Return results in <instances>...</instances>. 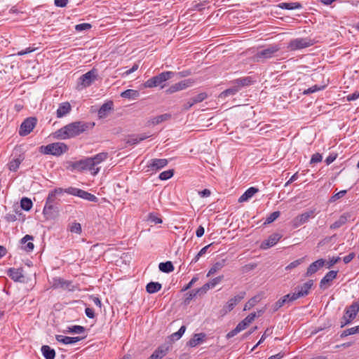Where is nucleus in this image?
Here are the masks:
<instances>
[{"mask_svg":"<svg viewBox=\"0 0 359 359\" xmlns=\"http://www.w3.org/2000/svg\"><path fill=\"white\" fill-rule=\"evenodd\" d=\"M94 126L95 123L90 122H72L57 130L55 133V137L60 140L73 138L90 129H92Z\"/></svg>","mask_w":359,"mask_h":359,"instance_id":"nucleus-1","label":"nucleus"},{"mask_svg":"<svg viewBox=\"0 0 359 359\" xmlns=\"http://www.w3.org/2000/svg\"><path fill=\"white\" fill-rule=\"evenodd\" d=\"M175 74V72L170 71L161 72V74L148 79L144 83V86L145 88H149L158 86H160L161 88H163L165 86L163 83L171 79Z\"/></svg>","mask_w":359,"mask_h":359,"instance_id":"nucleus-2","label":"nucleus"},{"mask_svg":"<svg viewBox=\"0 0 359 359\" xmlns=\"http://www.w3.org/2000/svg\"><path fill=\"white\" fill-rule=\"evenodd\" d=\"M68 150V147L63 142H55L46 146H41L40 151L44 154H50L56 156H61Z\"/></svg>","mask_w":359,"mask_h":359,"instance_id":"nucleus-3","label":"nucleus"},{"mask_svg":"<svg viewBox=\"0 0 359 359\" xmlns=\"http://www.w3.org/2000/svg\"><path fill=\"white\" fill-rule=\"evenodd\" d=\"M358 312L359 302H354L351 305L346 308L345 313L340 320V327H344L350 324L355 318Z\"/></svg>","mask_w":359,"mask_h":359,"instance_id":"nucleus-4","label":"nucleus"},{"mask_svg":"<svg viewBox=\"0 0 359 359\" xmlns=\"http://www.w3.org/2000/svg\"><path fill=\"white\" fill-rule=\"evenodd\" d=\"M315 43L316 41L314 39H312L309 37L297 38L292 39L289 42L287 48L291 51H294L297 50H300L302 48L310 47L313 46Z\"/></svg>","mask_w":359,"mask_h":359,"instance_id":"nucleus-5","label":"nucleus"},{"mask_svg":"<svg viewBox=\"0 0 359 359\" xmlns=\"http://www.w3.org/2000/svg\"><path fill=\"white\" fill-rule=\"evenodd\" d=\"M97 70L93 68L79 79L78 85L81 86V88L88 87L97 79Z\"/></svg>","mask_w":359,"mask_h":359,"instance_id":"nucleus-6","label":"nucleus"},{"mask_svg":"<svg viewBox=\"0 0 359 359\" xmlns=\"http://www.w3.org/2000/svg\"><path fill=\"white\" fill-rule=\"evenodd\" d=\"M67 194L69 195L80 197L88 201L95 203L98 201V198L95 195L76 187H68Z\"/></svg>","mask_w":359,"mask_h":359,"instance_id":"nucleus-7","label":"nucleus"},{"mask_svg":"<svg viewBox=\"0 0 359 359\" xmlns=\"http://www.w3.org/2000/svg\"><path fill=\"white\" fill-rule=\"evenodd\" d=\"M37 119L35 117H28L21 123L19 135L20 136H26L29 135L35 128Z\"/></svg>","mask_w":359,"mask_h":359,"instance_id":"nucleus-8","label":"nucleus"},{"mask_svg":"<svg viewBox=\"0 0 359 359\" xmlns=\"http://www.w3.org/2000/svg\"><path fill=\"white\" fill-rule=\"evenodd\" d=\"M279 50L280 47L278 45H271L265 49L257 51L255 57L257 61L269 59L273 57Z\"/></svg>","mask_w":359,"mask_h":359,"instance_id":"nucleus-9","label":"nucleus"},{"mask_svg":"<svg viewBox=\"0 0 359 359\" xmlns=\"http://www.w3.org/2000/svg\"><path fill=\"white\" fill-rule=\"evenodd\" d=\"M315 217V210H309L303 212L301 215H297L294 217L292 222V226L294 228H297L301 225L306 223L310 218H313Z\"/></svg>","mask_w":359,"mask_h":359,"instance_id":"nucleus-10","label":"nucleus"},{"mask_svg":"<svg viewBox=\"0 0 359 359\" xmlns=\"http://www.w3.org/2000/svg\"><path fill=\"white\" fill-rule=\"evenodd\" d=\"M68 188H55L53 190L49 191L48 195L46 200V203L47 204H53L59 205L60 200H57L56 196L63 194L64 193L67 194Z\"/></svg>","mask_w":359,"mask_h":359,"instance_id":"nucleus-11","label":"nucleus"},{"mask_svg":"<svg viewBox=\"0 0 359 359\" xmlns=\"http://www.w3.org/2000/svg\"><path fill=\"white\" fill-rule=\"evenodd\" d=\"M108 158V153L107 152H101L93 157H90L89 159L92 161L90 162L91 166L93 168V175H95L98 173L100 171V168L97 167L98 164L103 162Z\"/></svg>","mask_w":359,"mask_h":359,"instance_id":"nucleus-12","label":"nucleus"},{"mask_svg":"<svg viewBox=\"0 0 359 359\" xmlns=\"http://www.w3.org/2000/svg\"><path fill=\"white\" fill-rule=\"evenodd\" d=\"M168 163V161L165 158H152L147 165V171L157 172L165 167Z\"/></svg>","mask_w":359,"mask_h":359,"instance_id":"nucleus-13","label":"nucleus"},{"mask_svg":"<svg viewBox=\"0 0 359 359\" xmlns=\"http://www.w3.org/2000/svg\"><path fill=\"white\" fill-rule=\"evenodd\" d=\"M92 161L89 159V158H86L85 159H82L80 161L72 162L70 166L73 170H76L77 171H83L85 170H89L93 174V168L91 166L90 162Z\"/></svg>","mask_w":359,"mask_h":359,"instance_id":"nucleus-14","label":"nucleus"},{"mask_svg":"<svg viewBox=\"0 0 359 359\" xmlns=\"http://www.w3.org/2000/svg\"><path fill=\"white\" fill-rule=\"evenodd\" d=\"M337 273L338 271L332 270L327 272L320 282V288L324 290L330 287L333 280L337 278Z\"/></svg>","mask_w":359,"mask_h":359,"instance_id":"nucleus-15","label":"nucleus"},{"mask_svg":"<svg viewBox=\"0 0 359 359\" xmlns=\"http://www.w3.org/2000/svg\"><path fill=\"white\" fill-rule=\"evenodd\" d=\"M59 212V207L57 205L45 204L43 210V214L46 219H55Z\"/></svg>","mask_w":359,"mask_h":359,"instance_id":"nucleus-16","label":"nucleus"},{"mask_svg":"<svg viewBox=\"0 0 359 359\" xmlns=\"http://www.w3.org/2000/svg\"><path fill=\"white\" fill-rule=\"evenodd\" d=\"M193 83V81L190 79L181 81L170 86L169 88L167 89L166 92L169 94L174 93L179 90L186 89L187 88L191 86Z\"/></svg>","mask_w":359,"mask_h":359,"instance_id":"nucleus-17","label":"nucleus"},{"mask_svg":"<svg viewBox=\"0 0 359 359\" xmlns=\"http://www.w3.org/2000/svg\"><path fill=\"white\" fill-rule=\"evenodd\" d=\"M245 292H241L238 294L231 298L224 306L225 313L229 312L245 297Z\"/></svg>","mask_w":359,"mask_h":359,"instance_id":"nucleus-18","label":"nucleus"},{"mask_svg":"<svg viewBox=\"0 0 359 359\" xmlns=\"http://www.w3.org/2000/svg\"><path fill=\"white\" fill-rule=\"evenodd\" d=\"M282 235L278 233L270 235L267 239L264 240L260 245V248L263 250H266L273 245H275L282 238Z\"/></svg>","mask_w":359,"mask_h":359,"instance_id":"nucleus-19","label":"nucleus"},{"mask_svg":"<svg viewBox=\"0 0 359 359\" xmlns=\"http://www.w3.org/2000/svg\"><path fill=\"white\" fill-rule=\"evenodd\" d=\"M325 260L323 259H319L314 262L311 263L307 268L305 276L309 277L316 273L320 269H321L325 264Z\"/></svg>","mask_w":359,"mask_h":359,"instance_id":"nucleus-20","label":"nucleus"},{"mask_svg":"<svg viewBox=\"0 0 359 359\" xmlns=\"http://www.w3.org/2000/svg\"><path fill=\"white\" fill-rule=\"evenodd\" d=\"M86 337V335L83 337H67L63 335H56L55 339L58 342L62 343L64 344H75L82 339H84Z\"/></svg>","mask_w":359,"mask_h":359,"instance_id":"nucleus-21","label":"nucleus"},{"mask_svg":"<svg viewBox=\"0 0 359 359\" xmlns=\"http://www.w3.org/2000/svg\"><path fill=\"white\" fill-rule=\"evenodd\" d=\"M223 278V276H217L212 279L210 282L204 284L201 287L198 288L201 295L205 294L209 289L212 288L219 284L222 280Z\"/></svg>","mask_w":359,"mask_h":359,"instance_id":"nucleus-22","label":"nucleus"},{"mask_svg":"<svg viewBox=\"0 0 359 359\" xmlns=\"http://www.w3.org/2000/svg\"><path fill=\"white\" fill-rule=\"evenodd\" d=\"M51 287L54 289L57 288H68L71 285L72 282L69 280H66L62 278L56 277L53 278L51 282Z\"/></svg>","mask_w":359,"mask_h":359,"instance_id":"nucleus-23","label":"nucleus"},{"mask_svg":"<svg viewBox=\"0 0 359 359\" xmlns=\"http://www.w3.org/2000/svg\"><path fill=\"white\" fill-rule=\"evenodd\" d=\"M206 337V334L205 333H198L195 334L191 339H190L187 345L190 347H195L197 345L201 344Z\"/></svg>","mask_w":359,"mask_h":359,"instance_id":"nucleus-24","label":"nucleus"},{"mask_svg":"<svg viewBox=\"0 0 359 359\" xmlns=\"http://www.w3.org/2000/svg\"><path fill=\"white\" fill-rule=\"evenodd\" d=\"M254 83L255 80L251 76L242 77L233 81V83L236 84L239 90L242 87L249 86Z\"/></svg>","mask_w":359,"mask_h":359,"instance_id":"nucleus-25","label":"nucleus"},{"mask_svg":"<svg viewBox=\"0 0 359 359\" xmlns=\"http://www.w3.org/2000/svg\"><path fill=\"white\" fill-rule=\"evenodd\" d=\"M113 102L111 101L104 103L98 110L97 115L100 118H105L109 111L113 109Z\"/></svg>","mask_w":359,"mask_h":359,"instance_id":"nucleus-26","label":"nucleus"},{"mask_svg":"<svg viewBox=\"0 0 359 359\" xmlns=\"http://www.w3.org/2000/svg\"><path fill=\"white\" fill-rule=\"evenodd\" d=\"M168 351V347L161 346L147 359H161L167 354Z\"/></svg>","mask_w":359,"mask_h":359,"instance_id":"nucleus-27","label":"nucleus"},{"mask_svg":"<svg viewBox=\"0 0 359 359\" xmlns=\"http://www.w3.org/2000/svg\"><path fill=\"white\" fill-rule=\"evenodd\" d=\"M33 236L30 235H25L22 239H21V243L23 245L22 246V248L27 252H30L34 250V243L32 242H28L33 240Z\"/></svg>","mask_w":359,"mask_h":359,"instance_id":"nucleus-28","label":"nucleus"},{"mask_svg":"<svg viewBox=\"0 0 359 359\" xmlns=\"http://www.w3.org/2000/svg\"><path fill=\"white\" fill-rule=\"evenodd\" d=\"M313 285V280H309L307 282L304 283L303 285L296 287L295 290L299 292L302 297H305L309 294V290L312 287Z\"/></svg>","mask_w":359,"mask_h":359,"instance_id":"nucleus-29","label":"nucleus"},{"mask_svg":"<svg viewBox=\"0 0 359 359\" xmlns=\"http://www.w3.org/2000/svg\"><path fill=\"white\" fill-rule=\"evenodd\" d=\"M7 275L14 281H21V279L23 278L21 269L10 268L7 271Z\"/></svg>","mask_w":359,"mask_h":359,"instance_id":"nucleus-30","label":"nucleus"},{"mask_svg":"<svg viewBox=\"0 0 359 359\" xmlns=\"http://www.w3.org/2000/svg\"><path fill=\"white\" fill-rule=\"evenodd\" d=\"M71 111V105L69 102H62L59 105L56 114L57 118H62L69 114Z\"/></svg>","mask_w":359,"mask_h":359,"instance_id":"nucleus-31","label":"nucleus"},{"mask_svg":"<svg viewBox=\"0 0 359 359\" xmlns=\"http://www.w3.org/2000/svg\"><path fill=\"white\" fill-rule=\"evenodd\" d=\"M259 191V189L256 187H250L248 189L243 195L238 198V202L242 203L247 201L251 198L256 193Z\"/></svg>","mask_w":359,"mask_h":359,"instance_id":"nucleus-32","label":"nucleus"},{"mask_svg":"<svg viewBox=\"0 0 359 359\" xmlns=\"http://www.w3.org/2000/svg\"><path fill=\"white\" fill-rule=\"evenodd\" d=\"M226 260L225 259H222L217 262H215L212 266L210 269L208 273H207V276L209 277L217 271H220L225 265Z\"/></svg>","mask_w":359,"mask_h":359,"instance_id":"nucleus-33","label":"nucleus"},{"mask_svg":"<svg viewBox=\"0 0 359 359\" xmlns=\"http://www.w3.org/2000/svg\"><path fill=\"white\" fill-rule=\"evenodd\" d=\"M278 7L286 10H295L302 8V5L299 2H282L278 5Z\"/></svg>","mask_w":359,"mask_h":359,"instance_id":"nucleus-34","label":"nucleus"},{"mask_svg":"<svg viewBox=\"0 0 359 359\" xmlns=\"http://www.w3.org/2000/svg\"><path fill=\"white\" fill-rule=\"evenodd\" d=\"M240 90L238 89V87L236 84L234 86L230 87L229 88L222 91L219 95V98L224 100L229 96L234 95H236Z\"/></svg>","mask_w":359,"mask_h":359,"instance_id":"nucleus-35","label":"nucleus"},{"mask_svg":"<svg viewBox=\"0 0 359 359\" xmlns=\"http://www.w3.org/2000/svg\"><path fill=\"white\" fill-rule=\"evenodd\" d=\"M41 353L46 359H55V351L48 345L41 346Z\"/></svg>","mask_w":359,"mask_h":359,"instance_id":"nucleus-36","label":"nucleus"},{"mask_svg":"<svg viewBox=\"0 0 359 359\" xmlns=\"http://www.w3.org/2000/svg\"><path fill=\"white\" fill-rule=\"evenodd\" d=\"M162 285L158 282H150L146 286V291L149 294H154L161 290Z\"/></svg>","mask_w":359,"mask_h":359,"instance_id":"nucleus-37","label":"nucleus"},{"mask_svg":"<svg viewBox=\"0 0 359 359\" xmlns=\"http://www.w3.org/2000/svg\"><path fill=\"white\" fill-rule=\"evenodd\" d=\"M170 114H163L157 116L152 118L150 121L151 123L153 125H158L162 122L166 121L171 118Z\"/></svg>","mask_w":359,"mask_h":359,"instance_id":"nucleus-38","label":"nucleus"},{"mask_svg":"<svg viewBox=\"0 0 359 359\" xmlns=\"http://www.w3.org/2000/svg\"><path fill=\"white\" fill-rule=\"evenodd\" d=\"M158 268L161 271L168 273L174 271L173 264L170 261L160 263Z\"/></svg>","mask_w":359,"mask_h":359,"instance_id":"nucleus-39","label":"nucleus"},{"mask_svg":"<svg viewBox=\"0 0 359 359\" xmlns=\"http://www.w3.org/2000/svg\"><path fill=\"white\" fill-rule=\"evenodd\" d=\"M139 92L135 90L128 89L121 93V96L124 98L136 99L139 96Z\"/></svg>","mask_w":359,"mask_h":359,"instance_id":"nucleus-40","label":"nucleus"},{"mask_svg":"<svg viewBox=\"0 0 359 359\" xmlns=\"http://www.w3.org/2000/svg\"><path fill=\"white\" fill-rule=\"evenodd\" d=\"M197 296H201V294L198 288L197 290H193L190 291L189 292L187 293L186 297L184 299V304H189L190 301Z\"/></svg>","mask_w":359,"mask_h":359,"instance_id":"nucleus-41","label":"nucleus"},{"mask_svg":"<svg viewBox=\"0 0 359 359\" xmlns=\"http://www.w3.org/2000/svg\"><path fill=\"white\" fill-rule=\"evenodd\" d=\"M32 205H33V203L30 198H27V197H23L21 199L20 206L23 210H25L26 211H29L32 208Z\"/></svg>","mask_w":359,"mask_h":359,"instance_id":"nucleus-42","label":"nucleus"},{"mask_svg":"<svg viewBox=\"0 0 359 359\" xmlns=\"http://www.w3.org/2000/svg\"><path fill=\"white\" fill-rule=\"evenodd\" d=\"M86 331V328L81 325H73L71 327H68L66 330L67 332L69 333H75V334H81L84 333Z\"/></svg>","mask_w":359,"mask_h":359,"instance_id":"nucleus-43","label":"nucleus"},{"mask_svg":"<svg viewBox=\"0 0 359 359\" xmlns=\"http://www.w3.org/2000/svg\"><path fill=\"white\" fill-rule=\"evenodd\" d=\"M22 160L20 158H15L10 161L8 163V168L11 171L15 172L18 169Z\"/></svg>","mask_w":359,"mask_h":359,"instance_id":"nucleus-44","label":"nucleus"},{"mask_svg":"<svg viewBox=\"0 0 359 359\" xmlns=\"http://www.w3.org/2000/svg\"><path fill=\"white\" fill-rule=\"evenodd\" d=\"M357 333H359V330H358V326H355V327H351V328L344 330L341 333L340 337L344 338L348 335H351V334H357Z\"/></svg>","mask_w":359,"mask_h":359,"instance_id":"nucleus-45","label":"nucleus"},{"mask_svg":"<svg viewBox=\"0 0 359 359\" xmlns=\"http://www.w3.org/2000/svg\"><path fill=\"white\" fill-rule=\"evenodd\" d=\"M346 222V217L341 215L338 220L331 224L330 229H335L341 227Z\"/></svg>","mask_w":359,"mask_h":359,"instance_id":"nucleus-46","label":"nucleus"},{"mask_svg":"<svg viewBox=\"0 0 359 359\" xmlns=\"http://www.w3.org/2000/svg\"><path fill=\"white\" fill-rule=\"evenodd\" d=\"M185 331H186V326L185 325L181 326V327L179 329V330L177 332H176L170 335V339L172 340H178L179 339H180L182 337V335L184 334Z\"/></svg>","mask_w":359,"mask_h":359,"instance_id":"nucleus-47","label":"nucleus"},{"mask_svg":"<svg viewBox=\"0 0 359 359\" xmlns=\"http://www.w3.org/2000/svg\"><path fill=\"white\" fill-rule=\"evenodd\" d=\"M174 175V170L172 169L163 171L160 173L158 178L161 180H167L170 179Z\"/></svg>","mask_w":359,"mask_h":359,"instance_id":"nucleus-48","label":"nucleus"},{"mask_svg":"<svg viewBox=\"0 0 359 359\" xmlns=\"http://www.w3.org/2000/svg\"><path fill=\"white\" fill-rule=\"evenodd\" d=\"M280 215V211H275L271 213L266 218L264 222V224H269L274 222Z\"/></svg>","mask_w":359,"mask_h":359,"instance_id":"nucleus-49","label":"nucleus"},{"mask_svg":"<svg viewBox=\"0 0 359 359\" xmlns=\"http://www.w3.org/2000/svg\"><path fill=\"white\" fill-rule=\"evenodd\" d=\"M324 88H325V86L314 85V86H311V88H309L308 89L304 90L303 92V94L309 95V94L317 92L318 90H323Z\"/></svg>","mask_w":359,"mask_h":359,"instance_id":"nucleus-50","label":"nucleus"},{"mask_svg":"<svg viewBox=\"0 0 359 359\" xmlns=\"http://www.w3.org/2000/svg\"><path fill=\"white\" fill-rule=\"evenodd\" d=\"M207 97H208V95L206 93H201L198 94L197 95L191 97V99L192 100V101L194 104H197V103L203 102Z\"/></svg>","mask_w":359,"mask_h":359,"instance_id":"nucleus-51","label":"nucleus"},{"mask_svg":"<svg viewBox=\"0 0 359 359\" xmlns=\"http://www.w3.org/2000/svg\"><path fill=\"white\" fill-rule=\"evenodd\" d=\"M259 302L257 297H254L251 298L245 304L244 306V310H250L251 308L255 306L256 304Z\"/></svg>","mask_w":359,"mask_h":359,"instance_id":"nucleus-52","label":"nucleus"},{"mask_svg":"<svg viewBox=\"0 0 359 359\" xmlns=\"http://www.w3.org/2000/svg\"><path fill=\"white\" fill-rule=\"evenodd\" d=\"M148 221L155 224H161L162 219L155 213H149L148 215Z\"/></svg>","mask_w":359,"mask_h":359,"instance_id":"nucleus-53","label":"nucleus"},{"mask_svg":"<svg viewBox=\"0 0 359 359\" xmlns=\"http://www.w3.org/2000/svg\"><path fill=\"white\" fill-rule=\"evenodd\" d=\"M92 27V25L90 23H81L76 25L75 26V29L76 32H82L83 30L90 29Z\"/></svg>","mask_w":359,"mask_h":359,"instance_id":"nucleus-54","label":"nucleus"},{"mask_svg":"<svg viewBox=\"0 0 359 359\" xmlns=\"http://www.w3.org/2000/svg\"><path fill=\"white\" fill-rule=\"evenodd\" d=\"M303 261L304 258H300L297 260H294V262H292L285 267V270H290L294 268H296L297 266L300 265L303 262Z\"/></svg>","mask_w":359,"mask_h":359,"instance_id":"nucleus-55","label":"nucleus"},{"mask_svg":"<svg viewBox=\"0 0 359 359\" xmlns=\"http://www.w3.org/2000/svg\"><path fill=\"white\" fill-rule=\"evenodd\" d=\"M70 231L72 233L80 234L81 233V226L79 223L74 222L70 226Z\"/></svg>","mask_w":359,"mask_h":359,"instance_id":"nucleus-56","label":"nucleus"},{"mask_svg":"<svg viewBox=\"0 0 359 359\" xmlns=\"http://www.w3.org/2000/svg\"><path fill=\"white\" fill-rule=\"evenodd\" d=\"M257 264L255 263L245 264V266H242L241 271L243 273H248L249 271L255 269L257 267Z\"/></svg>","mask_w":359,"mask_h":359,"instance_id":"nucleus-57","label":"nucleus"},{"mask_svg":"<svg viewBox=\"0 0 359 359\" xmlns=\"http://www.w3.org/2000/svg\"><path fill=\"white\" fill-rule=\"evenodd\" d=\"M346 190H341L340 191H339L338 193L335 194L334 195H333L331 198H330V201L331 202H334L336 201L337 200L342 198L343 196H345V194H346Z\"/></svg>","mask_w":359,"mask_h":359,"instance_id":"nucleus-58","label":"nucleus"},{"mask_svg":"<svg viewBox=\"0 0 359 359\" xmlns=\"http://www.w3.org/2000/svg\"><path fill=\"white\" fill-rule=\"evenodd\" d=\"M322 159H323L322 155L319 153H316L312 155L311 161H310V163L312 164V163H317L321 162Z\"/></svg>","mask_w":359,"mask_h":359,"instance_id":"nucleus-59","label":"nucleus"},{"mask_svg":"<svg viewBox=\"0 0 359 359\" xmlns=\"http://www.w3.org/2000/svg\"><path fill=\"white\" fill-rule=\"evenodd\" d=\"M285 299H278L276 303L272 305L273 311H277L280 308H281L285 304Z\"/></svg>","mask_w":359,"mask_h":359,"instance_id":"nucleus-60","label":"nucleus"},{"mask_svg":"<svg viewBox=\"0 0 359 359\" xmlns=\"http://www.w3.org/2000/svg\"><path fill=\"white\" fill-rule=\"evenodd\" d=\"M138 68H139V65L137 64H134L130 69H128V70L123 72V73H121V76L126 77L128 75L130 74L131 73L137 70Z\"/></svg>","mask_w":359,"mask_h":359,"instance_id":"nucleus-61","label":"nucleus"},{"mask_svg":"<svg viewBox=\"0 0 359 359\" xmlns=\"http://www.w3.org/2000/svg\"><path fill=\"white\" fill-rule=\"evenodd\" d=\"M256 318L255 313H250L246 318L243 319V321L246 323L247 326H248L252 321H254Z\"/></svg>","mask_w":359,"mask_h":359,"instance_id":"nucleus-62","label":"nucleus"},{"mask_svg":"<svg viewBox=\"0 0 359 359\" xmlns=\"http://www.w3.org/2000/svg\"><path fill=\"white\" fill-rule=\"evenodd\" d=\"M337 154L334 153H331L330 155L326 158L325 162L327 165L331 164L332 162L334 161V160L337 158Z\"/></svg>","mask_w":359,"mask_h":359,"instance_id":"nucleus-63","label":"nucleus"},{"mask_svg":"<svg viewBox=\"0 0 359 359\" xmlns=\"http://www.w3.org/2000/svg\"><path fill=\"white\" fill-rule=\"evenodd\" d=\"M138 138L137 137V135H133L129 137V138L126 140V144L130 145H134L137 143H139Z\"/></svg>","mask_w":359,"mask_h":359,"instance_id":"nucleus-64","label":"nucleus"}]
</instances>
